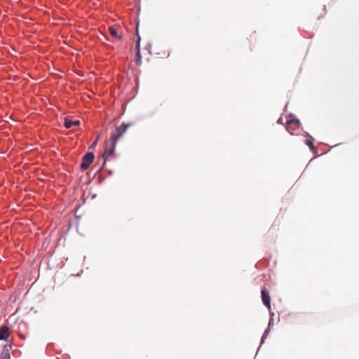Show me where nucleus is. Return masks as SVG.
<instances>
[{
  "instance_id": "f257e3e1",
  "label": "nucleus",
  "mask_w": 359,
  "mask_h": 359,
  "mask_svg": "<svg viewBox=\"0 0 359 359\" xmlns=\"http://www.w3.org/2000/svg\"><path fill=\"white\" fill-rule=\"evenodd\" d=\"M131 125L130 123H123L120 126L116 127L115 132L111 134L110 139L105 142L104 151L102 154V158L104 159V165L111 156H114L117 140L123 135Z\"/></svg>"
},
{
  "instance_id": "f03ea898",
  "label": "nucleus",
  "mask_w": 359,
  "mask_h": 359,
  "mask_svg": "<svg viewBox=\"0 0 359 359\" xmlns=\"http://www.w3.org/2000/svg\"><path fill=\"white\" fill-rule=\"evenodd\" d=\"M300 122L297 119L291 118L287 121L286 129L291 134L294 133L299 128Z\"/></svg>"
},
{
  "instance_id": "7ed1b4c3",
  "label": "nucleus",
  "mask_w": 359,
  "mask_h": 359,
  "mask_svg": "<svg viewBox=\"0 0 359 359\" xmlns=\"http://www.w3.org/2000/svg\"><path fill=\"white\" fill-rule=\"evenodd\" d=\"M94 159V154L93 152H88L85 154L82 158V163L81 164V169L86 170L88 168L90 165L93 163Z\"/></svg>"
},
{
  "instance_id": "20e7f679",
  "label": "nucleus",
  "mask_w": 359,
  "mask_h": 359,
  "mask_svg": "<svg viewBox=\"0 0 359 359\" xmlns=\"http://www.w3.org/2000/svg\"><path fill=\"white\" fill-rule=\"evenodd\" d=\"M262 300L263 304L269 309H271V297L269 291L264 288L262 290Z\"/></svg>"
},
{
  "instance_id": "39448f33",
  "label": "nucleus",
  "mask_w": 359,
  "mask_h": 359,
  "mask_svg": "<svg viewBox=\"0 0 359 359\" xmlns=\"http://www.w3.org/2000/svg\"><path fill=\"white\" fill-rule=\"evenodd\" d=\"M11 334V331L7 326L0 327V340H7Z\"/></svg>"
},
{
  "instance_id": "423d86ee",
  "label": "nucleus",
  "mask_w": 359,
  "mask_h": 359,
  "mask_svg": "<svg viewBox=\"0 0 359 359\" xmlns=\"http://www.w3.org/2000/svg\"><path fill=\"white\" fill-rule=\"evenodd\" d=\"M140 37L138 36V39L137 41V46H136L137 53H136V60H135L136 64L137 65H140L142 64V56L140 55Z\"/></svg>"
},
{
  "instance_id": "0eeeda50",
  "label": "nucleus",
  "mask_w": 359,
  "mask_h": 359,
  "mask_svg": "<svg viewBox=\"0 0 359 359\" xmlns=\"http://www.w3.org/2000/svg\"><path fill=\"white\" fill-rule=\"evenodd\" d=\"M80 124V121L76 120L75 121H71L69 119L65 118V126L67 128H70L73 126H79Z\"/></svg>"
},
{
  "instance_id": "6e6552de",
  "label": "nucleus",
  "mask_w": 359,
  "mask_h": 359,
  "mask_svg": "<svg viewBox=\"0 0 359 359\" xmlns=\"http://www.w3.org/2000/svg\"><path fill=\"white\" fill-rule=\"evenodd\" d=\"M0 359H11V354L9 352V349L7 348L6 346H4L1 355Z\"/></svg>"
},
{
  "instance_id": "1a4fd4ad",
  "label": "nucleus",
  "mask_w": 359,
  "mask_h": 359,
  "mask_svg": "<svg viewBox=\"0 0 359 359\" xmlns=\"http://www.w3.org/2000/svg\"><path fill=\"white\" fill-rule=\"evenodd\" d=\"M109 32L113 37L118 39V40L121 39V36L118 34V32L115 28L110 27L109 28Z\"/></svg>"
},
{
  "instance_id": "9d476101",
  "label": "nucleus",
  "mask_w": 359,
  "mask_h": 359,
  "mask_svg": "<svg viewBox=\"0 0 359 359\" xmlns=\"http://www.w3.org/2000/svg\"><path fill=\"white\" fill-rule=\"evenodd\" d=\"M313 142L314 140L311 136H309V138L306 140V144L312 150L314 149Z\"/></svg>"
},
{
  "instance_id": "9b49d317",
  "label": "nucleus",
  "mask_w": 359,
  "mask_h": 359,
  "mask_svg": "<svg viewBox=\"0 0 359 359\" xmlns=\"http://www.w3.org/2000/svg\"><path fill=\"white\" fill-rule=\"evenodd\" d=\"M271 321L272 320L271 319L270 320V322H269V327H270L271 324ZM269 330H270V328L268 327L267 329L265 330L264 332V334L262 336V343L264 341V340L268 336V334L269 332Z\"/></svg>"
},
{
  "instance_id": "f8f14e48",
  "label": "nucleus",
  "mask_w": 359,
  "mask_h": 359,
  "mask_svg": "<svg viewBox=\"0 0 359 359\" xmlns=\"http://www.w3.org/2000/svg\"><path fill=\"white\" fill-rule=\"evenodd\" d=\"M97 141H98V137H97V138H96V139H95V140L93 142V146L96 145V144H97Z\"/></svg>"
}]
</instances>
